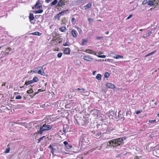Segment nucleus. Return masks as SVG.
I'll return each instance as SVG.
<instances>
[{
	"label": "nucleus",
	"instance_id": "1",
	"mask_svg": "<svg viewBox=\"0 0 159 159\" xmlns=\"http://www.w3.org/2000/svg\"><path fill=\"white\" fill-rule=\"evenodd\" d=\"M125 137L113 139L109 141L107 143V145L110 147H116L120 145L125 139Z\"/></svg>",
	"mask_w": 159,
	"mask_h": 159
},
{
	"label": "nucleus",
	"instance_id": "2",
	"mask_svg": "<svg viewBox=\"0 0 159 159\" xmlns=\"http://www.w3.org/2000/svg\"><path fill=\"white\" fill-rule=\"evenodd\" d=\"M39 69L38 71L36 70H33V72L35 73H38L43 75H44L45 73L43 70V67L42 66H39Z\"/></svg>",
	"mask_w": 159,
	"mask_h": 159
},
{
	"label": "nucleus",
	"instance_id": "3",
	"mask_svg": "<svg viewBox=\"0 0 159 159\" xmlns=\"http://www.w3.org/2000/svg\"><path fill=\"white\" fill-rule=\"evenodd\" d=\"M52 41L54 42V44L56 45L58 44L61 42V38L59 37H53L52 39Z\"/></svg>",
	"mask_w": 159,
	"mask_h": 159
},
{
	"label": "nucleus",
	"instance_id": "4",
	"mask_svg": "<svg viewBox=\"0 0 159 159\" xmlns=\"http://www.w3.org/2000/svg\"><path fill=\"white\" fill-rule=\"evenodd\" d=\"M83 59L84 60L88 61H92L93 59L91 56L89 55H85L83 57Z\"/></svg>",
	"mask_w": 159,
	"mask_h": 159
},
{
	"label": "nucleus",
	"instance_id": "5",
	"mask_svg": "<svg viewBox=\"0 0 159 159\" xmlns=\"http://www.w3.org/2000/svg\"><path fill=\"white\" fill-rule=\"evenodd\" d=\"M41 127L44 130H48L52 128V126L50 125H46L45 124L41 126Z\"/></svg>",
	"mask_w": 159,
	"mask_h": 159
},
{
	"label": "nucleus",
	"instance_id": "6",
	"mask_svg": "<svg viewBox=\"0 0 159 159\" xmlns=\"http://www.w3.org/2000/svg\"><path fill=\"white\" fill-rule=\"evenodd\" d=\"M65 11H62L58 14H57L54 17V19L55 20H59L60 19V17L61 16L62 14L64 13Z\"/></svg>",
	"mask_w": 159,
	"mask_h": 159
},
{
	"label": "nucleus",
	"instance_id": "7",
	"mask_svg": "<svg viewBox=\"0 0 159 159\" xmlns=\"http://www.w3.org/2000/svg\"><path fill=\"white\" fill-rule=\"evenodd\" d=\"M93 116L97 118L98 117L100 114V111L98 109H95L93 111Z\"/></svg>",
	"mask_w": 159,
	"mask_h": 159
},
{
	"label": "nucleus",
	"instance_id": "8",
	"mask_svg": "<svg viewBox=\"0 0 159 159\" xmlns=\"http://www.w3.org/2000/svg\"><path fill=\"white\" fill-rule=\"evenodd\" d=\"M106 86L107 88L109 89H113L115 88V85L114 84L111 83H106Z\"/></svg>",
	"mask_w": 159,
	"mask_h": 159
},
{
	"label": "nucleus",
	"instance_id": "9",
	"mask_svg": "<svg viewBox=\"0 0 159 159\" xmlns=\"http://www.w3.org/2000/svg\"><path fill=\"white\" fill-rule=\"evenodd\" d=\"M153 154L156 157H159V148L155 149L153 152Z\"/></svg>",
	"mask_w": 159,
	"mask_h": 159
},
{
	"label": "nucleus",
	"instance_id": "10",
	"mask_svg": "<svg viewBox=\"0 0 159 159\" xmlns=\"http://www.w3.org/2000/svg\"><path fill=\"white\" fill-rule=\"evenodd\" d=\"M64 5H65V4L64 0H61L58 2L57 6L61 7L62 6Z\"/></svg>",
	"mask_w": 159,
	"mask_h": 159
},
{
	"label": "nucleus",
	"instance_id": "11",
	"mask_svg": "<svg viewBox=\"0 0 159 159\" xmlns=\"http://www.w3.org/2000/svg\"><path fill=\"white\" fill-rule=\"evenodd\" d=\"M70 48H66L64 49V53L65 54L69 55L70 54Z\"/></svg>",
	"mask_w": 159,
	"mask_h": 159
},
{
	"label": "nucleus",
	"instance_id": "12",
	"mask_svg": "<svg viewBox=\"0 0 159 159\" xmlns=\"http://www.w3.org/2000/svg\"><path fill=\"white\" fill-rule=\"evenodd\" d=\"M59 30L61 32H65L66 30V29L65 26H61L59 28Z\"/></svg>",
	"mask_w": 159,
	"mask_h": 159
},
{
	"label": "nucleus",
	"instance_id": "13",
	"mask_svg": "<svg viewBox=\"0 0 159 159\" xmlns=\"http://www.w3.org/2000/svg\"><path fill=\"white\" fill-rule=\"evenodd\" d=\"M71 34L74 38L77 37V32L76 30H72L71 31Z\"/></svg>",
	"mask_w": 159,
	"mask_h": 159
},
{
	"label": "nucleus",
	"instance_id": "14",
	"mask_svg": "<svg viewBox=\"0 0 159 159\" xmlns=\"http://www.w3.org/2000/svg\"><path fill=\"white\" fill-rule=\"evenodd\" d=\"M84 52H86L87 53H88L89 54H92L94 55L95 52H93L92 51V50L91 49H87L84 51Z\"/></svg>",
	"mask_w": 159,
	"mask_h": 159
},
{
	"label": "nucleus",
	"instance_id": "15",
	"mask_svg": "<svg viewBox=\"0 0 159 159\" xmlns=\"http://www.w3.org/2000/svg\"><path fill=\"white\" fill-rule=\"evenodd\" d=\"M39 2H37L35 5V8L36 9H39L42 8V6L40 5Z\"/></svg>",
	"mask_w": 159,
	"mask_h": 159
},
{
	"label": "nucleus",
	"instance_id": "16",
	"mask_svg": "<svg viewBox=\"0 0 159 159\" xmlns=\"http://www.w3.org/2000/svg\"><path fill=\"white\" fill-rule=\"evenodd\" d=\"M92 6V3H88L87 5L84 6L83 7L84 9H87L90 8Z\"/></svg>",
	"mask_w": 159,
	"mask_h": 159
},
{
	"label": "nucleus",
	"instance_id": "17",
	"mask_svg": "<svg viewBox=\"0 0 159 159\" xmlns=\"http://www.w3.org/2000/svg\"><path fill=\"white\" fill-rule=\"evenodd\" d=\"M33 83L32 80H29L28 81H26L25 83V84L24 85V86H25V85H28L30 84Z\"/></svg>",
	"mask_w": 159,
	"mask_h": 159
},
{
	"label": "nucleus",
	"instance_id": "18",
	"mask_svg": "<svg viewBox=\"0 0 159 159\" xmlns=\"http://www.w3.org/2000/svg\"><path fill=\"white\" fill-rule=\"evenodd\" d=\"M30 34H32L33 35L40 36L42 34V33H40L39 32L36 31L34 32L31 33Z\"/></svg>",
	"mask_w": 159,
	"mask_h": 159
},
{
	"label": "nucleus",
	"instance_id": "19",
	"mask_svg": "<svg viewBox=\"0 0 159 159\" xmlns=\"http://www.w3.org/2000/svg\"><path fill=\"white\" fill-rule=\"evenodd\" d=\"M29 17L30 20V21L31 20H33L34 18L33 14L31 13L30 14Z\"/></svg>",
	"mask_w": 159,
	"mask_h": 159
},
{
	"label": "nucleus",
	"instance_id": "20",
	"mask_svg": "<svg viewBox=\"0 0 159 159\" xmlns=\"http://www.w3.org/2000/svg\"><path fill=\"white\" fill-rule=\"evenodd\" d=\"M96 78L99 80H101L102 79V75L100 74H97Z\"/></svg>",
	"mask_w": 159,
	"mask_h": 159
},
{
	"label": "nucleus",
	"instance_id": "21",
	"mask_svg": "<svg viewBox=\"0 0 159 159\" xmlns=\"http://www.w3.org/2000/svg\"><path fill=\"white\" fill-rule=\"evenodd\" d=\"M113 57L115 59H117L119 58H123V57L122 56H120L117 54H116L115 56Z\"/></svg>",
	"mask_w": 159,
	"mask_h": 159
},
{
	"label": "nucleus",
	"instance_id": "22",
	"mask_svg": "<svg viewBox=\"0 0 159 159\" xmlns=\"http://www.w3.org/2000/svg\"><path fill=\"white\" fill-rule=\"evenodd\" d=\"M39 79L38 78L36 77V76H35V77H34L33 78V79L32 80L33 83H34V82H38V81H39Z\"/></svg>",
	"mask_w": 159,
	"mask_h": 159
},
{
	"label": "nucleus",
	"instance_id": "23",
	"mask_svg": "<svg viewBox=\"0 0 159 159\" xmlns=\"http://www.w3.org/2000/svg\"><path fill=\"white\" fill-rule=\"evenodd\" d=\"M48 148H50V149H51V152L52 154H53V153H54V150L53 147L51 145H50L48 146Z\"/></svg>",
	"mask_w": 159,
	"mask_h": 159
},
{
	"label": "nucleus",
	"instance_id": "24",
	"mask_svg": "<svg viewBox=\"0 0 159 159\" xmlns=\"http://www.w3.org/2000/svg\"><path fill=\"white\" fill-rule=\"evenodd\" d=\"M11 49V48L10 47L6 48V51H7L8 52H5V55H7L9 53V52H10Z\"/></svg>",
	"mask_w": 159,
	"mask_h": 159
},
{
	"label": "nucleus",
	"instance_id": "25",
	"mask_svg": "<svg viewBox=\"0 0 159 159\" xmlns=\"http://www.w3.org/2000/svg\"><path fill=\"white\" fill-rule=\"evenodd\" d=\"M154 4V1H151V0H148V5L152 6Z\"/></svg>",
	"mask_w": 159,
	"mask_h": 159
},
{
	"label": "nucleus",
	"instance_id": "26",
	"mask_svg": "<svg viewBox=\"0 0 159 159\" xmlns=\"http://www.w3.org/2000/svg\"><path fill=\"white\" fill-rule=\"evenodd\" d=\"M43 11L42 9L39 10L37 11H35L34 12L35 13H41L43 12Z\"/></svg>",
	"mask_w": 159,
	"mask_h": 159
},
{
	"label": "nucleus",
	"instance_id": "27",
	"mask_svg": "<svg viewBox=\"0 0 159 159\" xmlns=\"http://www.w3.org/2000/svg\"><path fill=\"white\" fill-rule=\"evenodd\" d=\"M70 45V43L68 41L66 42L65 43L63 44L64 46H69Z\"/></svg>",
	"mask_w": 159,
	"mask_h": 159
},
{
	"label": "nucleus",
	"instance_id": "28",
	"mask_svg": "<svg viewBox=\"0 0 159 159\" xmlns=\"http://www.w3.org/2000/svg\"><path fill=\"white\" fill-rule=\"evenodd\" d=\"M94 55L97 56L98 57L102 58H104L106 57V56L105 55H99L96 54V53H95Z\"/></svg>",
	"mask_w": 159,
	"mask_h": 159
},
{
	"label": "nucleus",
	"instance_id": "29",
	"mask_svg": "<svg viewBox=\"0 0 159 159\" xmlns=\"http://www.w3.org/2000/svg\"><path fill=\"white\" fill-rule=\"evenodd\" d=\"M57 0H54L52 2L51 5H55L57 3Z\"/></svg>",
	"mask_w": 159,
	"mask_h": 159
},
{
	"label": "nucleus",
	"instance_id": "30",
	"mask_svg": "<svg viewBox=\"0 0 159 159\" xmlns=\"http://www.w3.org/2000/svg\"><path fill=\"white\" fill-rule=\"evenodd\" d=\"M104 76L105 78H107L109 76L110 74L108 72H106L105 73Z\"/></svg>",
	"mask_w": 159,
	"mask_h": 159
},
{
	"label": "nucleus",
	"instance_id": "31",
	"mask_svg": "<svg viewBox=\"0 0 159 159\" xmlns=\"http://www.w3.org/2000/svg\"><path fill=\"white\" fill-rule=\"evenodd\" d=\"M44 131L43 129H42L41 127H40V129L39 132V133L41 134H42L43 132Z\"/></svg>",
	"mask_w": 159,
	"mask_h": 159
},
{
	"label": "nucleus",
	"instance_id": "32",
	"mask_svg": "<svg viewBox=\"0 0 159 159\" xmlns=\"http://www.w3.org/2000/svg\"><path fill=\"white\" fill-rule=\"evenodd\" d=\"M33 92V90L32 89H31L29 90H27V93L28 94L32 93Z\"/></svg>",
	"mask_w": 159,
	"mask_h": 159
},
{
	"label": "nucleus",
	"instance_id": "33",
	"mask_svg": "<svg viewBox=\"0 0 159 159\" xmlns=\"http://www.w3.org/2000/svg\"><path fill=\"white\" fill-rule=\"evenodd\" d=\"M22 97L20 95L16 96L15 97L16 99H21Z\"/></svg>",
	"mask_w": 159,
	"mask_h": 159
},
{
	"label": "nucleus",
	"instance_id": "34",
	"mask_svg": "<svg viewBox=\"0 0 159 159\" xmlns=\"http://www.w3.org/2000/svg\"><path fill=\"white\" fill-rule=\"evenodd\" d=\"M66 147L67 149H70L72 148V146L71 145H70L68 144V145H66L65 146Z\"/></svg>",
	"mask_w": 159,
	"mask_h": 159
},
{
	"label": "nucleus",
	"instance_id": "35",
	"mask_svg": "<svg viewBox=\"0 0 159 159\" xmlns=\"http://www.w3.org/2000/svg\"><path fill=\"white\" fill-rule=\"evenodd\" d=\"M62 55V52H59L58 53L57 56L58 58H60L61 57Z\"/></svg>",
	"mask_w": 159,
	"mask_h": 159
},
{
	"label": "nucleus",
	"instance_id": "36",
	"mask_svg": "<svg viewBox=\"0 0 159 159\" xmlns=\"http://www.w3.org/2000/svg\"><path fill=\"white\" fill-rule=\"evenodd\" d=\"M156 122V119H154L153 120H149V122L150 123H153L154 122Z\"/></svg>",
	"mask_w": 159,
	"mask_h": 159
},
{
	"label": "nucleus",
	"instance_id": "37",
	"mask_svg": "<svg viewBox=\"0 0 159 159\" xmlns=\"http://www.w3.org/2000/svg\"><path fill=\"white\" fill-rule=\"evenodd\" d=\"M155 52V51H153L150 53H148L146 56L147 57V56H150V55L154 53Z\"/></svg>",
	"mask_w": 159,
	"mask_h": 159
},
{
	"label": "nucleus",
	"instance_id": "38",
	"mask_svg": "<svg viewBox=\"0 0 159 159\" xmlns=\"http://www.w3.org/2000/svg\"><path fill=\"white\" fill-rule=\"evenodd\" d=\"M86 42V40L84 39H83L82 40L81 44L82 45H84V42Z\"/></svg>",
	"mask_w": 159,
	"mask_h": 159
},
{
	"label": "nucleus",
	"instance_id": "39",
	"mask_svg": "<svg viewBox=\"0 0 159 159\" xmlns=\"http://www.w3.org/2000/svg\"><path fill=\"white\" fill-rule=\"evenodd\" d=\"M10 148H7L6 150L5 151V153H9L10 151Z\"/></svg>",
	"mask_w": 159,
	"mask_h": 159
},
{
	"label": "nucleus",
	"instance_id": "40",
	"mask_svg": "<svg viewBox=\"0 0 159 159\" xmlns=\"http://www.w3.org/2000/svg\"><path fill=\"white\" fill-rule=\"evenodd\" d=\"M142 111V110H137L135 111V113L137 114H138L140 113Z\"/></svg>",
	"mask_w": 159,
	"mask_h": 159
},
{
	"label": "nucleus",
	"instance_id": "41",
	"mask_svg": "<svg viewBox=\"0 0 159 159\" xmlns=\"http://www.w3.org/2000/svg\"><path fill=\"white\" fill-rule=\"evenodd\" d=\"M75 18H72L71 19V21L72 22L73 24H74L75 23Z\"/></svg>",
	"mask_w": 159,
	"mask_h": 159
},
{
	"label": "nucleus",
	"instance_id": "42",
	"mask_svg": "<svg viewBox=\"0 0 159 159\" xmlns=\"http://www.w3.org/2000/svg\"><path fill=\"white\" fill-rule=\"evenodd\" d=\"M118 116L119 117H120L121 119L122 118H123L124 119H123V120H124V117L123 115H121L119 113H118Z\"/></svg>",
	"mask_w": 159,
	"mask_h": 159
},
{
	"label": "nucleus",
	"instance_id": "43",
	"mask_svg": "<svg viewBox=\"0 0 159 159\" xmlns=\"http://www.w3.org/2000/svg\"><path fill=\"white\" fill-rule=\"evenodd\" d=\"M152 32H148L146 35V37H147V36H149L151 34H152Z\"/></svg>",
	"mask_w": 159,
	"mask_h": 159
},
{
	"label": "nucleus",
	"instance_id": "44",
	"mask_svg": "<svg viewBox=\"0 0 159 159\" xmlns=\"http://www.w3.org/2000/svg\"><path fill=\"white\" fill-rule=\"evenodd\" d=\"M88 20L89 22H91L93 20L92 18H89L88 19Z\"/></svg>",
	"mask_w": 159,
	"mask_h": 159
},
{
	"label": "nucleus",
	"instance_id": "45",
	"mask_svg": "<svg viewBox=\"0 0 159 159\" xmlns=\"http://www.w3.org/2000/svg\"><path fill=\"white\" fill-rule=\"evenodd\" d=\"M101 134V132H99L98 133H96L95 134V136L97 137H98Z\"/></svg>",
	"mask_w": 159,
	"mask_h": 159
},
{
	"label": "nucleus",
	"instance_id": "46",
	"mask_svg": "<svg viewBox=\"0 0 159 159\" xmlns=\"http://www.w3.org/2000/svg\"><path fill=\"white\" fill-rule=\"evenodd\" d=\"M133 16V15L132 14L129 15L128 17L126 18V20L129 19L132 17Z\"/></svg>",
	"mask_w": 159,
	"mask_h": 159
},
{
	"label": "nucleus",
	"instance_id": "47",
	"mask_svg": "<svg viewBox=\"0 0 159 159\" xmlns=\"http://www.w3.org/2000/svg\"><path fill=\"white\" fill-rule=\"evenodd\" d=\"M45 91V89L42 90L41 89H39L38 90V93L43 92Z\"/></svg>",
	"mask_w": 159,
	"mask_h": 159
},
{
	"label": "nucleus",
	"instance_id": "48",
	"mask_svg": "<svg viewBox=\"0 0 159 159\" xmlns=\"http://www.w3.org/2000/svg\"><path fill=\"white\" fill-rule=\"evenodd\" d=\"M63 144H64L65 146H66V145H68V143L67 141H65L63 142Z\"/></svg>",
	"mask_w": 159,
	"mask_h": 159
},
{
	"label": "nucleus",
	"instance_id": "49",
	"mask_svg": "<svg viewBox=\"0 0 159 159\" xmlns=\"http://www.w3.org/2000/svg\"><path fill=\"white\" fill-rule=\"evenodd\" d=\"M63 131L65 133L67 132V130H66V128H65L64 127H63Z\"/></svg>",
	"mask_w": 159,
	"mask_h": 159
},
{
	"label": "nucleus",
	"instance_id": "50",
	"mask_svg": "<svg viewBox=\"0 0 159 159\" xmlns=\"http://www.w3.org/2000/svg\"><path fill=\"white\" fill-rule=\"evenodd\" d=\"M103 38V37H102L98 36V37H97L96 38V39H102Z\"/></svg>",
	"mask_w": 159,
	"mask_h": 159
},
{
	"label": "nucleus",
	"instance_id": "51",
	"mask_svg": "<svg viewBox=\"0 0 159 159\" xmlns=\"http://www.w3.org/2000/svg\"><path fill=\"white\" fill-rule=\"evenodd\" d=\"M43 139V138L40 137V138H39L38 140V143H39L40 142V141Z\"/></svg>",
	"mask_w": 159,
	"mask_h": 159
},
{
	"label": "nucleus",
	"instance_id": "52",
	"mask_svg": "<svg viewBox=\"0 0 159 159\" xmlns=\"http://www.w3.org/2000/svg\"><path fill=\"white\" fill-rule=\"evenodd\" d=\"M134 159H140V158L138 156H136L134 157Z\"/></svg>",
	"mask_w": 159,
	"mask_h": 159
},
{
	"label": "nucleus",
	"instance_id": "53",
	"mask_svg": "<svg viewBox=\"0 0 159 159\" xmlns=\"http://www.w3.org/2000/svg\"><path fill=\"white\" fill-rule=\"evenodd\" d=\"M39 69V67H38L35 68L34 69V70H36L37 71H38Z\"/></svg>",
	"mask_w": 159,
	"mask_h": 159
},
{
	"label": "nucleus",
	"instance_id": "54",
	"mask_svg": "<svg viewBox=\"0 0 159 159\" xmlns=\"http://www.w3.org/2000/svg\"><path fill=\"white\" fill-rule=\"evenodd\" d=\"M77 90H81L82 91H85V89H84V88H82V89H80V88H78L77 89Z\"/></svg>",
	"mask_w": 159,
	"mask_h": 159
},
{
	"label": "nucleus",
	"instance_id": "55",
	"mask_svg": "<svg viewBox=\"0 0 159 159\" xmlns=\"http://www.w3.org/2000/svg\"><path fill=\"white\" fill-rule=\"evenodd\" d=\"M50 0H45V2L47 3H49L50 2Z\"/></svg>",
	"mask_w": 159,
	"mask_h": 159
},
{
	"label": "nucleus",
	"instance_id": "56",
	"mask_svg": "<svg viewBox=\"0 0 159 159\" xmlns=\"http://www.w3.org/2000/svg\"><path fill=\"white\" fill-rule=\"evenodd\" d=\"M97 72V71H93V75H94L95 74V73Z\"/></svg>",
	"mask_w": 159,
	"mask_h": 159
},
{
	"label": "nucleus",
	"instance_id": "57",
	"mask_svg": "<svg viewBox=\"0 0 159 159\" xmlns=\"http://www.w3.org/2000/svg\"><path fill=\"white\" fill-rule=\"evenodd\" d=\"M108 33H109V32L108 31L106 32V34H108Z\"/></svg>",
	"mask_w": 159,
	"mask_h": 159
},
{
	"label": "nucleus",
	"instance_id": "58",
	"mask_svg": "<svg viewBox=\"0 0 159 159\" xmlns=\"http://www.w3.org/2000/svg\"><path fill=\"white\" fill-rule=\"evenodd\" d=\"M5 83H4L3 84H2V86H5Z\"/></svg>",
	"mask_w": 159,
	"mask_h": 159
},
{
	"label": "nucleus",
	"instance_id": "59",
	"mask_svg": "<svg viewBox=\"0 0 159 159\" xmlns=\"http://www.w3.org/2000/svg\"><path fill=\"white\" fill-rule=\"evenodd\" d=\"M45 136H43V137H41V138H43H43H45Z\"/></svg>",
	"mask_w": 159,
	"mask_h": 159
},
{
	"label": "nucleus",
	"instance_id": "60",
	"mask_svg": "<svg viewBox=\"0 0 159 159\" xmlns=\"http://www.w3.org/2000/svg\"><path fill=\"white\" fill-rule=\"evenodd\" d=\"M33 70H31V71H30V72H29V73H31L32 72H33Z\"/></svg>",
	"mask_w": 159,
	"mask_h": 159
},
{
	"label": "nucleus",
	"instance_id": "61",
	"mask_svg": "<svg viewBox=\"0 0 159 159\" xmlns=\"http://www.w3.org/2000/svg\"><path fill=\"white\" fill-rule=\"evenodd\" d=\"M110 60H111V59H107V61H110Z\"/></svg>",
	"mask_w": 159,
	"mask_h": 159
},
{
	"label": "nucleus",
	"instance_id": "62",
	"mask_svg": "<svg viewBox=\"0 0 159 159\" xmlns=\"http://www.w3.org/2000/svg\"><path fill=\"white\" fill-rule=\"evenodd\" d=\"M97 21H101V20H97Z\"/></svg>",
	"mask_w": 159,
	"mask_h": 159
},
{
	"label": "nucleus",
	"instance_id": "63",
	"mask_svg": "<svg viewBox=\"0 0 159 159\" xmlns=\"http://www.w3.org/2000/svg\"><path fill=\"white\" fill-rule=\"evenodd\" d=\"M77 124L79 125H80V124L79 123H77Z\"/></svg>",
	"mask_w": 159,
	"mask_h": 159
},
{
	"label": "nucleus",
	"instance_id": "64",
	"mask_svg": "<svg viewBox=\"0 0 159 159\" xmlns=\"http://www.w3.org/2000/svg\"><path fill=\"white\" fill-rule=\"evenodd\" d=\"M15 93V94H19V93H18V92H17V93Z\"/></svg>",
	"mask_w": 159,
	"mask_h": 159
}]
</instances>
